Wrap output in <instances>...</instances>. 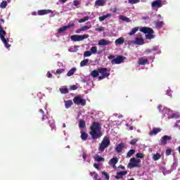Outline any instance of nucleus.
<instances>
[{"label":"nucleus","instance_id":"nucleus-33","mask_svg":"<svg viewBox=\"0 0 180 180\" xmlns=\"http://www.w3.org/2000/svg\"><path fill=\"white\" fill-rule=\"evenodd\" d=\"M164 112H165V115H167L169 117V116H171V115H172V110H171V109L169 108H165Z\"/></svg>","mask_w":180,"mask_h":180},{"label":"nucleus","instance_id":"nucleus-52","mask_svg":"<svg viewBox=\"0 0 180 180\" xmlns=\"http://www.w3.org/2000/svg\"><path fill=\"white\" fill-rule=\"evenodd\" d=\"M96 32H104L105 31V27H100L98 28L95 29Z\"/></svg>","mask_w":180,"mask_h":180},{"label":"nucleus","instance_id":"nucleus-4","mask_svg":"<svg viewBox=\"0 0 180 180\" xmlns=\"http://www.w3.org/2000/svg\"><path fill=\"white\" fill-rule=\"evenodd\" d=\"M110 146V139L108 136H105L101 141V144L99 145L98 151L100 153H103L105 151V148H108Z\"/></svg>","mask_w":180,"mask_h":180},{"label":"nucleus","instance_id":"nucleus-56","mask_svg":"<svg viewBox=\"0 0 180 180\" xmlns=\"http://www.w3.org/2000/svg\"><path fill=\"white\" fill-rule=\"evenodd\" d=\"M70 89L72 91H75V90L78 89V87L75 85H72V86H70Z\"/></svg>","mask_w":180,"mask_h":180},{"label":"nucleus","instance_id":"nucleus-34","mask_svg":"<svg viewBox=\"0 0 180 180\" xmlns=\"http://www.w3.org/2000/svg\"><path fill=\"white\" fill-rule=\"evenodd\" d=\"M111 15L110 14H106L105 15L101 16L99 17V21L100 22H103V20H105V19H107V18H110Z\"/></svg>","mask_w":180,"mask_h":180},{"label":"nucleus","instance_id":"nucleus-39","mask_svg":"<svg viewBox=\"0 0 180 180\" xmlns=\"http://www.w3.org/2000/svg\"><path fill=\"white\" fill-rule=\"evenodd\" d=\"M90 52H91V54H96V53H98V47L92 46L90 49Z\"/></svg>","mask_w":180,"mask_h":180},{"label":"nucleus","instance_id":"nucleus-41","mask_svg":"<svg viewBox=\"0 0 180 180\" xmlns=\"http://www.w3.org/2000/svg\"><path fill=\"white\" fill-rule=\"evenodd\" d=\"M6 6H8V2H6V1H2L0 4V8H1V9H5Z\"/></svg>","mask_w":180,"mask_h":180},{"label":"nucleus","instance_id":"nucleus-36","mask_svg":"<svg viewBox=\"0 0 180 180\" xmlns=\"http://www.w3.org/2000/svg\"><path fill=\"white\" fill-rule=\"evenodd\" d=\"M95 161H97V162H101L102 161H105V158L99 156L98 155H96L95 157Z\"/></svg>","mask_w":180,"mask_h":180},{"label":"nucleus","instance_id":"nucleus-29","mask_svg":"<svg viewBox=\"0 0 180 180\" xmlns=\"http://www.w3.org/2000/svg\"><path fill=\"white\" fill-rule=\"evenodd\" d=\"M81 139L83 141H86L88 139V134L86 132L82 131L81 132Z\"/></svg>","mask_w":180,"mask_h":180},{"label":"nucleus","instance_id":"nucleus-8","mask_svg":"<svg viewBox=\"0 0 180 180\" xmlns=\"http://www.w3.org/2000/svg\"><path fill=\"white\" fill-rule=\"evenodd\" d=\"M89 37V35L88 34H83V35H72L70 37V39L72 41H82V40H84V39H88Z\"/></svg>","mask_w":180,"mask_h":180},{"label":"nucleus","instance_id":"nucleus-3","mask_svg":"<svg viewBox=\"0 0 180 180\" xmlns=\"http://www.w3.org/2000/svg\"><path fill=\"white\" fill-rule=\"evenodd\" d=\"M5 36H6V31L4 30L2 25L0 24V39L1 41H3L5 47L9 49V47H11V44H9V39L5 38Z\"/></svg>","mask_w":180,"mask_h":180},{"label":"nucleus","instance_id":"nucleus-38","mask_svg":"<svg viewBox=\"0 0 180 180\" xmlns=\"http://www.w3.org/2000/svg\"><path fill=\"white\" fill-rule=\"evenodd\" d=\"M110 162H111V164L115 166L117 162H119V160L117 159V158H112L110 159Z\"/></svg>","mask_w":180,"mask_h":180},{"label":"nucleus","instance_id":"nucleus-60","mask_svg":"<svg viewBox=\"0 0 180 180\" xmlns=\"http://www.w3.org/2000/svg\"><path fill=\"white\" fill-rule=\"evenodd\" d=\"M86 157H87L86 153H83L82 158H83L84 161L86 160Z\"/></svg>","mask_w":180,"mask_h":180},{"label":"nucleus","instance_id":"nucleus-35","mask_svg":"<svg viewBox=\"0 0 180 180\" xmlns=\"http://www.w3.org/2000/svg\"><path fill=\"white\" fill-rule=\"evenodd\" d=\"M88 63H89V59H84L80 63V67H85V65H87Z\"/></svg>","mask_w":180,"mask_h":180},{"label":"nucleus","instance_id":"nucleus-19","mask_svg":"<svg viewBox=\"0 0 180 180\" xmlns=\"http://www.w3.org/2000/svg\"><path fill=\"white\" fill-rule=\"evenodd\" d=\"M65 102V108L66 109H70V108H71V106H72V100H68V101H64Z\"/></svg>","mask_w":180,"mask_h":180},{"label":"nucleus","instance_id":"nucleus-61","mask_svg":"<svg viewBox=\"0 0 180 180\" xmlns=\"http://www.w3.org/2000/svg\"><path fill=\"white\" fill-rule=\"evenodd\" d=\"M94 168H96V169H99V165H98V164L94 163Z\"/></svg>","mask_w":180,"mask_h":180},{"label":"nucleus","instance_id":"nucleus-37","mask_svg":"<svg viewBox=\"0 0 180 180\" xmlns=\"http://www.w3.org/2000/svg\"><path fill=\"white\" fill-rule=\"evenodd\" d=\"M59 91L60 94H68V92H70V90L67 88H60L59 89Z\"/></svg>","mask_w":180,"mask_h":180},{"label":"nucleus","instance_id":"nucleus-9","mask_svg":"<svg viewBox=\"0 0 180 180\" xmlns=\"http://www.w3.org/2000/svg\"><path fill=\"white\" fill-rule=\"evenodd\" d=\"M124 60H126V57L123 56H117V58L111 60V64H122V63L124 62Z\"/></svg>","mask_w":180,"mask_h":180},{"label":"nucleus","instance_id":"nucleus-31","mask_svg":"<svg viewBox=\"0 0 180 180\" xmlns=\"http://www.w3.org/2000/svg\"><path fill=\"white\" fill-rule=\"evenodd\" d=\"M179 117H180L179 115L172 112V115H170L168 117V119H179Z\"/></svg>","mask_w":180,"mask_h":180},{"label":"nucleus","instance_id":"nucleus-21","mask_svg":"<svg viewBox=\"0 0 180 180\" xmlns=\"http://www.w3.org/2000/svg\"><path fill=\"white\" fill-rule=\"evenodd\" d=\"M91 77H93V78H96V77H99V68H98L97 70H94L91 72Z\"/></svg>","mask_w":180,"mask_h":180},{"label":"nucleus","instance_id":"nucleus-59","mask_svg":"<svg viewBox=\"0 0 180 180\" xmlns=\"http://www.w3.org/2000/svg\"><path fill=\"white\" fill-rule=\"evenodd\" d=\"M157 51H158V46H153L152 49V52Z\"/></svg>","mask_w":180,"mask_h":180},{"label":"nucleus","instance_id":"nucleus-11","mask_svg":"<svg viewBox=\"0 0 180 180\" xmlns=\"http://www.w3.org/2000/svg\"><path fill=\"white\" fill-rule=\"evenodd\" d=\"M171 140H172V136L165 135L160 139V146H165L167 144V141H171Z\"/></svg>","mask_w":180,"mask_h":180},{"label":"nucleus","instance_id":"nucleus-45","mask_svg":"<svg viewBox=\"0 0 180 180\" xmlns=\"http://www.w3.org/2000/svg\"><path fill=\"white\" fill-rule=\"evenodd\" d=\"M86 20H89V17L86 16L84 18H82L79 20V23H84V22H86Z\"/></svg>","mask_w":180,"mask_h":180},{"label":"nucleus","instance_id":"nucleus-46","mask_svg":"<svg viewBox=\"0 0 180 180\" xmlns=\"http://www.w3.org/2000/svg\"><path fill=\"white\" fill-rule=\"evenodd\" d=\"M84 57H91L92 56V52L91 51H86L84 53Z\"/></svg>","mask_w":180,"mask_h":180},{"label":"nucleus","instance_id":"nucleus-18","mask_svg":"<svg viewBox=\"0 0 180 180\" xmlns=\"http://www.w3.org/2000/svg\"><path fill=\"white\" fill-rule=\"evenodd\" d=\"M123 148H124V143H120L115 148V151H116V153H118V154H119V153H122V151L123 150Z\"/></svg>","mask_w":180,"mask_h":180},{"label":"nucleus","instance_id":"nucleus-53","mask_svg":"<svg viewBox=\"0 0 180 180\" xmlns=\"http://www.w3.org/2000/svg\"><path fill=\"white\" fill-rule=\"evenodd\" d=\"M74 26H75V25L74 23H72V24L67 25L66 26H65V27L66 30H68V29H70V27H74Z\"/></svg>","mask_w":180,"mask_h":180},{"label":"nucleus","instance_id":"nucleus-25","mask_svg":"<svg viewBox=\"0 0 180 180\" xmlns=\"http://www.w3.org/2000/svg\"><path fill=\"white\" fill-rule=\"evenodd\" d=\"M75 71H77V68H72L68 72L67 77H72V75H74V73L75 72Z\"/></svg>","mask_w":180,"mask_h":180},{"label":"nucleus","instance_id":"nucleus-47","mask_svg":"<svg viewBox=\"0 0 180 180\" xmlns=\"http://www.w3.org/2000/svg\"><path fill=\"white\" fill-rule=\"evenodd\" d=\"M91 27V25L89 27L87 25H84L83 27H82L80 28V30H82V32H85V30H89V29Z\"/></svg>","mask_w":180,"mask_h":180},{"label":"nucleus","instance_id":"nucleus-17","mask_svg":"<svg viewBox=\"0 0 180 180\" xmlns=\"http://www.w3.org/2000/svg\"><path fill=\"white\" fill-rule=\"evenodd\" d=\"M161 131V128L154 127L152 131H150L149 136H155Z\"/></svg>","mask_w":180,"mask_h":180},{"label":"nucleus","instance_id":"nucleus-63","mask_svg":"<svg viewBox=\"0 0 180 180\" xmlns=\"http://www.w3.org/2000/svg\"><path fill=\"white\" fill-rule=\"evenodd\" d=\"M117 168H120L121 169H126V167L123 166V165H120Z\"/></svg>","mask_w":180,"mask_h":180},{"label":"nucleus","instance_id":"nucleus-15","mask_svg":"<svg viewBox=\"0 0 180 180\" xmlns=\"http://www.w3.org/2000/svg\"><path fill=\"white\" fill-rule=\"evenodd\" d=\"M109 44H112V41H108L105 39H102L98 41L99 46H109Z\"/></svg>","mask_w":180,"mask_h":180},{"label":"nucleus","instance_id":"nucleus-54","mask_svg":"<svg viewBox=\"0 0 180 180\" xmlns=\"http://www.w3.org/2000/svg\"><path fill=\"white\" fill-rule=\"evenodd\" d=\"M171 153H172V150L171 149L166 150V155H171Z\"/></svg>","mask_w":180,"mask_h":180},{"label":"nucleus","instance_id":"nucleus-23","mask_svg":"<svg viewBox=\"0 0 180 180\" xmlns=\"http://www.w3.org/2000/svg\"><path fill=\"white\" fill-rule=\"evenodd\" d=\"M120 20L122 22H126L127 23H129V22H131V20H130V18H127L125 15H120Z\"/></svg>","mask_w":180,"mask_h":180},{"label":"nucleus","instance_id":"nucleus-44","mask_svg":"<svg viewBox=\"0 0 180 180\" xmlns=\"http://www.w3.org/2000/svg\"><path fill=\"white\" fill-rule=\"evenodd\" d=\"M146 37L148 40H151V39H154L155 37V36L153 34H146Z\"/></svg>","mask_w":180,"mask_h":180},{"label":"nucleus","instance_id":"nucleus-57","mask_svg":"<svg viewBox=\"0 0 180 180\" xmlns=\"http://www.w3.org/2000/svg\"><path fill=\"white\" fill-rule=\"evenodd\" d=\"M47 77L48 78H53V75L51 74V72H50V71H49L47 72Z\"/></svg>","mask_w":180,"mask_h":180},{"label":"nucleus","instance_id":"nucleus-49","mask_svg":"<svg viewBox=\"0 0 180 180\" xmlns=\"http://www.w3.org/2000/svg\"><path fill=\"white\" fill-rule=\"evenodd\" d=\"M129 4H131V5H134V4H139L140 2V0H128Z\"/></svg>","mask_w":180,"mask_h":180},{"label":"nucleus","instance_id":"nucleus-20","mask_svg":"<svg viewBox=\"0 0 180 180\" xmlns=\"http://www.w3.org/2000/svg\"><path fill=\"white\" fill-rule=\"evenodd\" d=\"M90 176H92L96 180H102V179L99 177V175L98 174V173H96V172H91Z\"/></svg>","mask_w":180,"mask_h":180},{"label":"nucleus","instance_id":"nucleus-6","mask_svg":"<svg viewBox=\"0 0 180 180\" xmlns=\"http://www.w3.org/2000/svg\"><path fill=\"white\" fill-rule=\"evenodd\" d=\"M98 74H101V76H98V81L108 78L109 75H110V73L108 72V68H99Z\"/></svg>","mask_w":180,"mask_h":180},{"label":"nucleus","instance_id":"nucleus-2","mask_svg":"<svg viewBox=\"0 0 180 180\" xmlns=\"http://www.w3.org/2000/svg\"><path fill=\"white\" fill-rule=\"evenodd\" d=\"M38 116L39 119H41V121L42 122L41 124L42 126H44V124H47L49 123L51 130L56 129V124H54V120L49 119V117L46 115L44 113V111L42 109H39Z\"/></svg>","mask_w":180,"mask_h":180},{"label":"nucleus","instance_id":"nucleus-51","mask_svg":"<svg viewBox=\"0 0 180 180\" xmlns=\"http://www.w3.org/2000/svg\"><path fill=\"white\" fill-rule=\"evenodd\" d=\"M137 141H139V139H134L131 140L130 144H131V146H134V145L136 144V143H137Z\"/></svg>","mask_w":180,"mask_h":180},{"label":"nucleus","instance_id":"nucleus-62","mask_svg":"<svg viewBox=\"0 0 180 180\" xmlns=\"http://www.w3.org/2000/svg\"><path fill=\"white\" fill-rule=\"evenodd\" d=\"M146 53H148L150 54V53H153V50L152 49H146Z\"/></svg>","mask_w":180,"mask_h":180},{"label":"nucleus","instance_id":"nucleus-32","mask_svg":"<svg viewBox=\"0 0 180 180\" xmlns=\"http://www.w3.org/2000/svg\"><path fill=\"white\" fill-rule=\"evenodd\" d=\"M161 158V155L160 153L153 154V161H158Z\"/></svg>","mask_w":180,"mask_h":180},{"label":"nucleus","instance_id":"nucleus-26","mask_svg":"<svg viewBox=\"0 0 180 180\" xmlns=\"http://www.w3.org/2000/svg\"><path fill=\"white\" fill-rule=\"evenodd\" d=\"M139 27H135L134 28H133L129 33L128 34L129 36H133V34L137 33V32H139Z\"/></svg>","mask_w":180,"mask_h":180},{"label":"nucleus","instance_id":"nucleus-27","mask_svg":"<svg viewBox=\"0 0 180 180\" xmlns=\"http://www.w3.org/2000/svg\"><path fill=\"white\" fill-rule=\"evenodd\" d=\"M139 64L140 65H146L147 64V58H141L139 60Z\"/></svg>","mask_w":180,"mask_h":180},{"label":"nucleus","instance_id":"nucleus-13","mask_svg":"<svg viewBox=\"0 0 180 180\" xmlns=\"http://www.w3.org/2000/svg\"><path fill=\"white\" fill-rule=\"evenodd\" d=\"M140 32H142V33H145L146 34H154V30L151 29L150 27H142L140 28Z\"/></svg>","mask_w":180,"mask_h":180},{"label":"nucleus","instance_id":"nucleus-5","mask_svg":"<svg viewBox=\"0 0 180 180\" xmlns=\"http://www.w3.org/2000/svg\"><path fill=\"white\" fill-rule=\"evenodd\" d=\"M140 164H141V160L140 159L132 158L129 160L128 168L130 169H131V168H140L141 167Z\"/></svg>","mask_w":180,"mask_h":180},{"label":"nucleus","instance_id":"nucleus-42","mask_svg":"<svg viewBox=\"0 0 180 180\" xmlns=\"http://www.w3.org/2000/svg\"><path fill=\"white\" fill-rule=\"evenodd\" d=\"M64 72H65V69H58L55 74L60 75L61 74H64Z\"/></svg>","mask_w":180,"mask_h":180},{"label":"nucleus","instance_id":"nucleus-30","mask_svg":"<svg viewBox=\"0 0 180 180\" xmlns=\"http://www.w3.org/2000/svg\"><path fill=\"white\" fill-rule=\"evenodd\" d=\"M154 25H155L156 27H162L164 26V22L162 21H154Z\"/></svg>","mask_w":180,"mask_h":180},{"label":"nucleus","instance_id":"nucleus-48","mask_svg":"<svg viewBox=\"0 0 180 180\" xmlns=\"http://www.w3.org/2000/svg\"><path fill=\"white\" fill-rule=\"evenodd\" d=\"M102 175L105 176V179L109 180L110 176H109V174H108V172H102Z\"/></svg>","mask_w":180,"mask_h":180},{"label":"nucleus","instance_id":"nucleus-1","mask_svg":"<svg viewBox=\"0 0 180 180\" xmlns=\"http://www.w3.org/2000/svg\"><path fill=\"white\" fill-rule=\"evenodd\" d=\"M91 131H89L90 136L93 140H96V139H101L102 137V127L101 124L98 122H94L90 127Z\"/></svg>","mask_w":180,"mask_h":180},{"label":"nucleus","instance_id":"nucleus-14","mask_svg":"<svg viewBox=\"0 0 180 180\" xmlns=\"http://www.w3.org/2000/svg\"><path fill=\"white\" fill-rule=\"evenodd\" d=\"M127 175V171H121L117 172V175L115 176V179H122L123 176Z\"/></svg>","mask_w":180,"mask_h":180},{"label":"nucleus","instance_id":"nucleus-55","mask_svg":"<svg viewBox=\"0 0 180 180\" xmlns=\"http://www.w3.org/2000/svg\"><path fill=\"white\" fill-rule=\"evenodd\" d=\"M73 5L75 6H78V5H79V1L78 0L73 1Z\"/></svg>","mask_w":180,"mask_h":180},{"label":"nucleus","instance_id":"nucleus-10","mask_svg":"<svg viewBox=\"0 0 180 180\" xmlns=\"http://www.w3.org/2000/svg\"><path fill=\"white\" fill-rule=\"evenodd\" d=\"M128 44H137L138 46H142V44H144V39L143 38L136 37L135 40L129 41Z\"/></svg>","mask_w":180,"mask_h":180},{"label":"nucleus","instance_id":"nucleus-58","mask_svg":"<svg viewBox=\"0 0 180 180\" xmlns=\"http://www.w3.org/2000/svg\"><path fill=\"white\" fill-rule=\"evenodd\" d=\"M115 55H110L108 56V60H115Z\"/></svg>","mask_w":180,"mask_h":180},{"label":"nucleus","instance_id":"nucleus-22","mask_svg":"<svg viewBox=\"0 0 180 180\" xmlns=\"http://www.w3.org/2000/svg\"><path fill=\"white\" fill-rule=\"evenodd\" d=\"M124 43V38L123 37H120L115 41V44L116 46L119 44H123Z\"/></svg>","mask_w":180,"mask_h":180},{"label":"nucleus","instance_id":"nucleus-7","mask_svg":"<svg viewBox=\"0 0 180 180\" xmlns=\"http://www.w3.org/2000/svg\"><path fill=\"white\" fill-rule=\"evenodd\" d=\"M73 102L75 105H81V106H85L86 105V100L82 98L81 96H75Z\"/></svg>","mask_w":180,"mask_h":180},{"label":"nucleus","instance_id":"nucleus-64","mask_svg":"<svg viewBox=\"0 0 180 180\" xmlns=\"http://www.w3.org/2000/svg\"><path fill=\"white\" fill-rule=\"evenodd\" d=\"M68 0H59V2H61L62 4H65Z\"/></svg>","mask_w":180,"mask_h":180},{"label":"nucleus","instance_id":"nucleus-43","mask_svg":"<svg viewBox=\"0 0 180 180\" xmlns=\"http://www.w3.org/2000/svg\"><path fill=\"white\" fill-rule=\"evenodd\" d=\"M66 28L65 26L62 27H60L58 30V33L60 34L61 33H64V32H65Z\"/></svg>","mask_w":180,"mask_h":180},{"label":"nucleus","instance_id":"nucleus-16","mask_svg":"<svg viewBox=\"0 0 180 180\" xmlns=\"http://www.w3.org/2000/svg\"><path fill=\"white\" fill-rule=\"evenodd\" d=\"M48 13H53V11L52 10H39V11H38V15L39 16L48 15Z\"/></svg>","mask_w":180,"mask_h":180},{"label":"nucleus","instance_id":"nucleus-40","mask_svg":"<svg viewBox=\"0 0 180 180\" xmlns=\"http://www.w3.org/2000/svg\"><path fill=\"white\" fill-rule=\"evenodd\" d=\"M136 153V150L134 149H131L128 151L127 154V157H128L129 158H130L131 155H133V154H134Z\"/></svg>","mask_w":180,"mask_h":180},{"label":"nucleus","instance_id":"nucleus-28","mask_svg":"<svg viewBox=\"0 0 180 180\" xmlns=\"http://www.w3.org/2000/svg\"><path fill=\"white\" fill-rule=\"evenodd\" d=\"M86 126V123L85 122V121L84 120H80L79 122V127L80 129H84Z\"/></svg>","mask_w":180,"mask_h":180},{"label":"nucleus","instance_id":"nucleus-50","mask_svg":"<svg viewBox=\"0 0 180 180\" xmlns=\"http://www.w3.org/2000/svg\"><path fill=\"white\" fill-rule=\"evenodd\" d=\"M137 158H144V155L141 153H138L136 154Z\"/></svg>","mask_w":180,"mask_h":180},{"label":"nucleus","instance_id":"nucleus-24","mask_svg":"<svg viewBox=\"0 0 180 180\" xmlns=\"http://www.w3.org/2000/svg\"><path fill=\"white\" fill-rule=\"evenodd\" d=\"M105 0H97L95 2L96 6H105Z\"/></svg>","mask_w":180,"mask_h":180},{"label":"nucleus","instance_id":"nucleus-12","mask_svg":"<svg viewBox=\"0 0 180 180\" xmlns=\"http://www.w3.org/2000/svg\"><path fill=\"white\" fill-rule=\"evenodd\" d=\"M164 1L162 0H156L153 1L151 4L152 8H162V5H164Z\"/></svg>","mask_w":180,"mask_h":180}]
</instances>
